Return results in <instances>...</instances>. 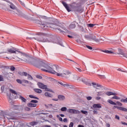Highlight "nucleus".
I'll return each mask as SVG.
<instances>
[{
	"instance_id": "obj_21",
	"label": "nucleus",
	"mask_w": 127,
	"mask_h": 127,
	"mask_svg": "<svg viewBox=\"0 0 127 127\" xmlns=\"http://www.w3.org/2000/svg\"><path fill=\"white\" fill-rule=\"evenodd\" d=\"M27 106H29L30 108H35L37 105L36 104H33L31 103H29L27 104Z\"/></svg>"
},
{
	"instance_id": "obj_59",
	"label": "nucleus",
	"mask_w": 127,
	"mask_h": 127,
	"mask_svg": "<svg viewBox=\"0 0 127 127\" xmlns=\"http://www.w3.org/2000/svg\"><path fill=\"white\" fill-rule=\"evenodd\" d=\"M93 114H94L95 115H98V111H97L96 110H94L93 111Z\"/></svg>"
},
{
	"instance_id": "obj_28",
	"label": "nucleus",
	"mask_w": 127,
	"mask_h": 127,
	"mask_svg": "<svg viewBox=\"0 0 127 127\" xmlns=\"http://www.w3.org/2000/svg\"><path fill=\"white\" fill-rule=\"evenodd\" d=\"M58 99H59V100H61V101H63V100H65V96L63 95H59Z\"/></svg>"
},
{
	"instance_id": "obj_8",
	"label": "nucleus",
	"mask_w": 127,
	"mask_h": 127,
	"mask_svg": "<svg viewBox=\"0 0 127 127\" xmlns=\"http://www.w3.org/2000/svg\"><path fill=\"white\" fill-rule=\"evenodd\" d=\"M38 86L39 88H40V89H45L46 91H48L49 92H51V89L49 88H47V85L43 84V83L41 82H38Z\"/></svg>"
},
{
	"instance_id": "obj_41",
	"label": "nucleus",
	"mask_w": 127,
	"mask_h": 127,
	"mask_svg": "<svg viewBox=\"0 0 127 127\" xmlns=\"http://www.w3.org/2000/svg\"><path fill=\"white\" fill-rule=\"evenodd\" d=\"M31 103H34V104H36V103H38V101L32 100L31 101Z\"/></svg>"
},
{
	"instance_id": "obj_37",
	"label": "nucleus",
	"mask_w": 127,
	"mask_h": 127,
	"mask_svg": "<svg viewBox=\"0 0 127 127\" xmlns=\"http://www.w3.org/2000/svg\"><path fill=\"white\" fill-rule=\"evenodd\" d=\"M69 27L70 28H75V27H76V25H75V24H71L69 25Z\"/></svg>"
},
{
	"instance_id": "obj_55",
	"label": "nucleus",
	"mask_w": 127,
	"mask_h": 127,
	"mask_svg": "<svg viewBox=\"0 0 127 127\" xmlns=\"http://www.w3.org/2000/svg\"><path fill=\"white\" fill-rule=\"evenodd\" d=\"M87 100H88V101H90V100H92V97H91V96L87 97Z\"/></svg>"
},
{
	"instance_id": "obj_24",
	"label": "nucleus",
	"mask_w": 127,
	"mask_h": 127,
	"mask_svg": "<svg viewBox=\"0 0 127 127\" xmlns=\"http://www.w3.org/2000/svg\"><path fill=\"white\" fill-rule=\"evenodd\" d=\"M34 91L37 93L38 94H41L42 93V90L41 89H38V88H35L34 89Z\"/></svg>"
},
{
	"instance_id": "obj_12",
	"label": "nucleus",
	"mask_w": 127,
	"mask_h": 127,
	"mask_svg": "<svg viewBox=\"0 0 127 127\" xmlns=\"http://www.w3.org/2000/svg\"><path fill=\"white\" fill-rule=\"evenodd\" d=\"M16 82L18 83V84H22L23 86H25V85H24V84H28L29 83V81L28 80L23 79H16Z\"/></svg>"
},
{
	"instance_id": "obj_4",
	"label": "nucleus",
	"mask_w": 127,
	"mask_h": 127,
	"mask_svg": "<svg viewBox=\"0 0 127 127\" xmlns=\"http://www.w3.org/2000/svg\"><path fill=\"white\" fill-rule=\"evenodd\" d=\"M15 59L17 60V61H21L22 62H29L30 61V58L29 57L23 54H19L18 57H16Z\"/></svg>"
},
{
	"instance_id": "obj_33",
	"label": "nucleus",
	"mask_w": 127,
	"mask_h": 127,
	"mask_svg": "<svg viewBox=\"0 0 127 127\" xmlns=\"http://www.w3.org/2000/svg\"><path fill=\"white\" fill-rule=\"evenodd\" d=\"M114 96H115L112 97V99H115V100H121V98L116 95H114Z\"/></svg>"
},
{
	"instance_id": "obj_27",
	"label": "nucleus",
	"mask_w": 127,
	"mask_h": 127,
	"mask_svg": "<svg viewBox=\"0 0 127 127\" xmlns=\"http://www.w3.org/2000/svg\"><path fill=\"white\" fill-rule=\"evenodd\" d=\"M102 52H104V53H107V54H112L114 53L112 51H109V50H105L102 51Z\"/></svg>"
},
{
	"instance_id": "obj_52",
	"label": "nucleus",
	"mask_w": 127,
	"mask_h": 127,
	"mask_svg": "<svg viewBox=\"0 0 127 127\" xmlns=\"http://www.w3.org/2000/svg\"><path fill=\"white\" fill-rule=\"evenodd\" d=\"M75 69H76V70H77V71H78V72H82V69H81L79 68L75 67Z\"/></svg>"
},
{
	"instance_id": "obj_40",
	"label": "nucleus",
	"mask_w": 127,
	"mask_h": 127,
	"mask_svg": "<svg viewBox=\"0 0 127 127\" xmlns=\"http://www.w3.org/2000/svg\"><path fill=\"white\" fill-rule=\"evenodd\" d=\"M87 26H88L89 27H94V26H95V24H87Z\"/></svg>"
},
{
	"instance_id": "obj_32",
	"label": "nucleus",
	"mask_w": 127,
	"mask_h": 127,
	"mask_svg": "<svg viewBox=\"0 0 127 127\" xmlns=\"http://www.w3.org/2000/svg\"><path fill=\"white\" fill-rule=\"evenodd\" d=\"M29 98H31V99H36L37 100H39V99L38 97H36L32 95H30L29 96Z\"/></svg>"
},
{
	"instance_id": "obj_31",
	"label": "nucleus",
	"mask_w": 127,
	"mask_h": 127,
	"mask_svg": "<svg viewBox=\"0 0 127 127\" xmlns=\"http://www.w3.org/2000/svg\"><path fill=\"white\" fill-rule=\"evenodd\" d=\"M30 126H32L33 127L34 126H36L37 125V122L35 121H33L30 123Z\"/></svg>"
},
{
	"instance_id": "obj_44",
	"label": "nucleus",
	"mask_w": 127,
	"mask_h": 127,
	"mask_svg": "<svg viewBox=\"0 0 127 127\" xmlns=\"http://www.w3.org/2000/svg\"><path fill=\"white\" fill-rule=\"evenodd\" d=\"M11 71H14L15 70V67L14 66H11L10 68Z\"/></svg>"
},
{
	"instance_id": "obj_26",
	"label": "nucleus",
	"mask_w": 127,
	"mask_h": 127,
	"mask_svg": "<svg viewBox=\"0 0 127 127\" xmlns=\"http://www.w3.org/2000/svg\"><path fill=\"white\" fill-rule=\"evenodd\" d=\"M16 12L14 11V14H17L18 15H20L21 14V11H20L19 10L16 9H15Z\"/></svg>"
},
{
	"instance_id": "obj_22",
	"label": "nucleus",
	"mask_w": 127,
	"mask_h": 127,
	"mask_svg": "<svg viewBox=\"0 0 127 127\" xmlns=\"http://www.w3.org/2000/svg\"><path fill=\"white\" fill-rule=\"evenodd\" d=\"M19 99L21 101L22 103H26V99L24 98L22 96H19Z\"/></svg>"
},
{
	"instance_id": "obj_47",
	"label": "nucleus",
	"mask_w": 127,
	"mask_h": 127,
	"mask_svg": "<svg viewBox=\"0 0 127 127\" xmlns=\"http://www.w3.org/2000/svg\"><path fill=\"white\" fill-rule=\"evenodd\" d=\"M99 78L101 79H106V76L105 75H99Z\"/></svg>"
},
{
	"instance_id": "obj_16",
	"label": "nucleus",
	"mask_w": 127,
	"mask_h": 127,
	"mask_svg": "<svg viewBox=\"0 0 127 127\" xmlns=\"http://www.w3.org/2000/svg\"><path fill=\"white\" fill-rule=\"evenodd\" d=\"M94 109H101L102 108V104H94L93 105Z\"/></svg>"
},
{
	"instance_id": "obj_29",
	"label": "nucleus",
	"mask_w": 127,
	"mask_h": 127,
	"mask_svg": "<svg viewBox=\"0 0 127 127\" xmlns=\"http://www.w3.org/2000/svg\"><path fill=\"white\" fill-rule=\"evenodd\" d=\"M104 95H105L104 91H100L97 92V96H104Z\"/></svg>"
},
{
	"instance_id": "obj_53",
	"label": "nucleus",
	"mask_w": 127,
	"mask_h": 127,
	"mask_svg": "<svg viewBox=\"0 0 127 127\" xmlns=\"http://www.w3.org/2000/svg\"><path fill=\"white\" fill-rule=\"evenodd\" d=\"M115 119H116V120H118L119 121H120V116H119L118 115H116Z\"/></svg>"
},
{
	"instance_id": "obj_1",
	"label": "nucleus",
	"mask_w": 127,
	"mask_h": 127,
	"mask_svg": "<svg viewBox=\"0 0 127 127\" xmlns=\"http://www.w3.org/2000/svg\"><path fill=\"white\" fill-rule=\"evenodd\" d=\"M42 67H44V68H41L42 71L45 72H48V73H51V74H54L59 76V77H63V78H69L71 75V72L65 70L64 71L63 73H60L61 72V68H59L58 66L55 65L53 67H51L46 64H43Z\"/></svg>"
},
{
	"instance_id": "obj_54",
	"label": "nucleus",
	"mask_w": 127,
	"mask_h": 127,
	"mask_svg": "<svg viewBox=\"0 0 127 127\" xmlns=\"http://www.w3.org/2000/svg\"><path fill=\"white\" fill-rule=\"evenodd\" d=\"M0 45H1V46H3L2 48H4V43L1 42H0Z\"/></svg>"
},
{
	"instance_id": "obj_45",
	"label": "nucleus",
	"mask_w": 127,
	"mask_h": 127,
	"mask_svg": "<svg viewBox=\"0 0 127 127\" xmlns=\"http://www.w3.org/2000/svg\"><path fill=\"white\" fill-rule=\"evenodd\" d=\"M117 70H118V71H120V72H124V73H127V71H126L123 70H122V69H121V68H118Z\"/></svg>"
},
{
	"instance_id": "obj_49",
	"label": "nucleus",
	"mask_w": 127,
	"mask_h": 127,
	"mask_svg": "<svg viewBox=\"0 0 127 127\" xmlns=\"http://www.w3.org/2000/svg\"><path fill=\"white\" fill-rule=\"evenodd\" d=\"M74 126V123L73 122H71L70 123L69 127H73Z\"/></svg>"
},
{
	"instance_id": "obj_62",
	"label": "nucleus",
	"mask_w": 127,
	"mask_h": 127,
	"mask_svg": "<svg viewBox=\"0 0 127 127\" xmlns=\"http://www.w3.org/2000/svg\"><path fill=\"white\" fill-rule=\"evenodd\" d=\"M53 101H55V102H57V101H58V99H56V98H53L52 99Z\"/></svg>"
},
{
	"instance_id": "obj_56",
	"label": "nucleus",
	"mask_w": 127,
	"mask_h": 127,
	"mask_svg": "<svg viewBox=\"0 0 127 127\" xmlns=\"http://www.w3.org/2000/svg\"><path fill=\"white\" fill-rule=\"evenodd\" d=\"M36 78H38V79H42V76L41 75H36Z\"/></svg>"
},
{
	"instance_id": "obj_50",
	"label": "nucleus",
	"mask_w": 127,
	"mask_h": 127,
	"mask_svg": "<svg viewBox=\"0 0 127 127\" xmlns=\"http://www.w3.org/2000/svg\"><path fill=\"white\" fill-rule=\"evenodd\" d=\"M121 54V55H123L124 57H125L127 59V55L125 54V53H122Z\"/></svg>"
},
{
	"instance_id": "obj_57",
	"label": "nucleus",
	"mask_w": 127,
	"mask_h": 127,
	"mask_svg": "<svg viewBox=\"0 0 127 127\" xmlns=\"http://www.w3.org/2000/svg\"><path fill=\"white\" fill-rule=\"evenodd\" d=\"M67 59V60H68V61H71V62H74V63H75V64H76V65H77V63H76V62H74L73 60H71V59Z\"/></svg>"
},
{
	"instance_id": "obj_39",
	"label": "nucleus",
	"mask_w": 127,
	"mask_h": 127,
	"mask_svg": "<svg viewBox=\"0 0 127 127\" xmlns=\"http://www.w3.org/2000/svg\"><path fill=\"white\" fill-rule=\"evenodd\" d=\"M85 38H86V39H87V40H90V36L88 35H85L84 36Z\"/></svg>"
},
{
	"instance_id": "obj_61",
	"label": "nucleus",
	"mask_w": 127,
	"mask_h": 127,
	"mask_svg": "<svg viewBox=\"0 0 127 127\" xmlns=\"http://www.w3.org/2000/svg\"><path fill=\"white\" fill-rule=\"evenodd\" d=\"M100 99H101L100 97L97 96L96 97V100H100Z\"/></svg>"
},
{
	"instance_id": "obj_25",
	"label": "nucleus",
	"mask_w": 127,
	"mask_h": 127,
	"mask_svg": "<svg viewBox=\"0 0 127 127\" xmlns=\"http://www.w3.org/2000/svg\"><path fill=\"white\" fill-rule=\"evenodd\" d=\"M45 96L46 97H48L49 98H52V97H53V95L52 94H50V93H49V92L45 93Z\"/></svg>"
},
{
	"instance_id": "obj_14",
	"label": "nucleus",
	"mask_w": 127,
	"mask_h": 127,
	"mask_svg": "<svg viewBox=\"0 0 127 127\" xmlns=\"http://www.w3.org/2000/svg\"><path fill=\"white\" fill-rule=\"evenodd\" d=\"M113 109H117V110H119L120 111H122L123 112H127V109L122 107H118V106H114L113 107Z\"/></svg>"
},
{
	"instance_id": "obj_17",
	"label": "nucleus",
	"mask_w": 127,
	"mask_h": 127,
	"mask_svg": "<svg viewBox=\"0 0 127 127\" xmlns=\"http://www.w3.org/2000/svg\"><path fill=\"white\" fill-rule=\"evenodd\" d=\"M92 85H94V88H96V89H100L101 88H102V85L99 84H96L94 82L92 83Z\"/></svg>"
},
{
	"instance_id": "obj_7",
	"label": "nucleus",
	"mask_w": 127,
	"mask_h": 127,
	"mask_svg": "<svg viewBox=\"0 0 127 127\" xmlns=\"http://www.w3.org/2000/svg\"><path fill=\"white\" fill-rule=\"evenodd\" d=\"M18 74L19 75H20V76H24V77H27L28 80H33V77H32V76L30 74L27 73V72H26L20 71L18 72Z\"/></svg>"
},
{
	"instance_id": "obj_42",
	"label": "nucleus",
	"mask_w": 127,
	"mask_h": 127,
	"mask_svg": "<svg viewBox=\"0 0 127 127\" xmlns=\"http://www.w3.org/2000/svg\"><path fill=\"white\" fill-rule=\"evenodd\" d=\"M3 81V76L1 75H0V82Z\"/></svg>"
},
{
	"instance_id": "obj_5",
	"label": "nucleus",
	"mask_w": 127,
	"mask_h": 127,
	"mask_svg": "<svg viewBox=\"0 0 127 127\" xmlns=\"http://www.w3.org/2000/svg\"><path fill=\"white\" fill-rule=\"evenodd\" d=\"M19 53L20 52L18 51L14 47L9 48L7 49V51H4L3 53H9L10 54H16V53Z\"/></svg>"
},
{
	"instance_id": "obj_46",
	"label": "nucleus",
	"mask_w": 127,
	"mask_h": 127,
	"mask_svg": "<svg viewBox=\"0 0 127 127\" xmlns=\"http://www.w3.org/2000/svg\"><path fill=\"white\" fill-rule=\"evenodd\" d=\"M1 91L2 93H3L4 92V86H1Z\"/></svg>"
},
{
	"instance_id": "obj_60",
	"label": "nucleus",
	"mask_w": 127,
	"mask_h": 127,
	"mask_svg": "<svg viewBox=\"0 0 127 127\" xmlns=\"http://www.w3.org/2000/svg\"><path fill=\"white\" fill-rule=\"evenodd\" d=\"M81 81H82V82H83V83H86V79H85V78H82V79H81Z\"/></svg>"
},
{
	"instance_id": "obj_36",
	"label": "nucleus",
	"mask_w": 127,
	"mask_h": 127,
	"mask_svg": "<svg viewBox=\"0 0 127 127\" xmlns=\"http://www.w3.org/2000/svg\"><path fill=\"white\" fill-rule=\"evenodd\" d=\"M81 113H82V114H83V115H86V116L88 115V112L86 111L81 110Z\"/></svg>"
},
{
	"instance_id": "obj_23",
	"label": "nucleus",
	"mask_w": 127,
	"mask_h": 127,
	"mask_svg": "<svg viewBox=\"0 0 127 127\" xmlns=\"http://www.w3.org/2000/svg\"><path fill=\"white\" fill-rule=\"evenodd\" d=\"M9 7L11 8V9H16V6L13 4V3L10 2Z\"/></svg>"
},
{
	"instance_id": "obj_15",
	"label": "nucleus",
	"mask_w": 127,
	"mask_h": 127,
	"mask_svg": "<svg viewBox=\"0 0 127 127\" xmlns=\"http://www.w3.org/2000/svg\"><path fill=\"white\" fill-rule=\"evenodd\" d=\"M74 11L76 12H79V13H82V12L84 11V10L80 6H77L75 9Z\"/></svg>"
},
{
	"instance_id": "obj_38",
	"label": "nucleus",
	"mask_w": 127,
	"mask_h": 127,
	"mask_svg": "<svg viewBox=\"0 0 127 127\" xmlns=\"http://www.w3.org/2000/svg\"><path fill=\"white\" fill-rule=\"evenodd\" d=\"M57 117L59 118V121H60V122H63V119H62V118L60 117V116L59 115H57Z\"/></svg>"
},
{
	"instance_id": "obj_64",
	"label": "nucleus",
	"mask_w": 127,
	"mask_h": 127,
	"mask_svg": "<svg viewBox=\"0 0 127 127\" xmlns=\"http://www.w3.org/2000/svg\"><path fill=\"white\" fill-rule=\"evenodd\" d=\"M78 127H84V126L81 125H79L78 126Z\"/></svg>"
},
{
	"instance_id": "obj_3",
	"label": "nucleus",
	"mask_w": 127,
	"mask_h": 127,
	"mask_svg": "<svg viewBox=\"0 0 127 127\" xmlns=\"http://www.w3.org/2000/svg\"><path fill=\"white\" fill-rule=\"evenodd\" d=\"M41 26L42 28H44V29H49V28H54L55 29H58V30H59L60 32H64V31L62 30H61V29L56 28V25H55L54 24H51L50 23L45 24L44 23H41Z\"/></svg>"
},
{
	"instance_id": "obj_20",
	"label": "nucleus",
	"mask_w": 127,
	"mask_h": 127,
	"mask_svg": "<svg viewBox=\"0 0 127 127\" xmlns=\"http://www.w3.org/2000/svg\"><path fill=\"white\" fill-rule=\"evenodd\" d=\"M59 84H60L62 86H63L64 87H69L70 86V88H73V86L72 85H70L68 84H64L62 82H59Z\"/></svg>"
},
{
	"instance_id": "obj_34",
	"label": "nucleus",
	"mask_w": 127,
	"mask_h": 127,
	"mask_svg": "<svg viewBox=\"0 0 127 127\" xmlns=\"http://www.w3.org/2000/svg\"><path fill=\"white\" fill-rule=\"evenodd\" d=\"M120 102H121V103H127V98H126L125 99H122L120 100Z\"/></svg>"
},
{
	"instance_id": "obj_51",
	"label": "nucleus",
	"mask_w": 127,
	"mask_h": 127,
	"mask_svg": "<svg viewBox=\"0 0 127 127\" xmlns=\"http://www.w3.org/2000/svg\"><path fill=\"white\" fill-rule=\"evenodd\" d=\"M47 108H52V107H53V105L52 104H48L47 106Z\"/></svg>"
},
{
	"instance_id": "obj_48",
	"label": "nucleus",
	"mask_w": 127,
	"mask_h": 127,
	"mask_svg": "<svg viewBox=\"0 0 127 127\" xmlns=\"http://www.w3.org/2000/svg\"><path fill=\"white\" fill-rule=\"evenodd\" d=\"M25 111H27V112H29V111H30V108H29V107H25Z\"/></svg>"
},
{
	"instance_id": "obj_19",
	"label": "nucleus",
	"mask_w": 127,
	"mask_h": 127,
	"mask_svg": "<svg viewBox=\"0 0 127 127\" xmlns=\"http://www.w3.org/2000/svg\"><path fill=\"white\" fill-rule=\"evenodd\" d=\"M105 94L107 96H117V93L110 91L107 92Z\"/></svg>"
},
{
	"instance_id": "obj_9",
	"label": "nucleus",
	"mask_w": 127,
	"mask_h": 127,
	"mask_svg": "<svg viewBox=\"0 0 127 127\" xmlns=\"http://www.w3.org/2000/svg\"><path fill=\"white\" fill-rule=\"evenodd\" d=\"M107 102H108V103H109L111 105H114V106L117 105V104L118 106H120V107H122V106H123V103H121L119 101L116 102V103L115 102L112 101L111 99H108L107 100Z\"/></svg>"
},
{
	"instance_id": "obj_10",
	"label": "nucleus",
	"mask_w": 127,
	"mask_h": 127,
	"mask_svg": "<svg viewBox=\"0 0 127 127\" xmlns=\"http://www.w3.org/2000/svg\"><path fill=\"white\" fill-rule=\"evenodd\" d=\"M89 40H93L94 41H95L96 43H101V39H97V37L94 35H91L90 36V39Z\"/></svg>"
},
{
	"instance_id": "obj_2",
	"label": "nucleus",
	"mask_w": 127,
	"mask_h": 127,
	"mask_svg": "<svg viewBox=\"0 0 127 127\" xmlns=\"http://www.w3.org/2000/svg\"><path fill=\"white\" fill-rule=\"evenodd\" d=\"M38 36L33 37V38H28V39H35L37 41L40 42H50V40L47 39L48 35L47 34H45L43 33H38L37 34Z\"/></svg>"
},
{
	"instance_id": "obj_63",
	"label": "nucleus",
	"mask_w": 127,
	"mask_h": 127,
	"mask_svg": "<svg viewBox=\"0 0 127 127\" xmlns=\"http://www.w3.org/2000/svg\"><path fill=\"white\" fill-rule=\"evenodd\" d=\"M106 127H111V126L110 125V124L107 123V124H106Z\"/></svg>"
},
{
	"instance_id": "obj_6",
	"label": "nucleus",
	"mask_w": 127,
	"mask_h": 127,
	"mask_svg": "<svg viewBox=\"0 0 127 127\" xmlns=\"http://www.w3.org/2000/svg\"><path fill=\"white\" fill-rule=\"evenodd\" d=\"M15 114H17V112L13 111L11 113L6 114L4 115V119L5 120H15V117H14Z\"/></svg>"
},
{
	"instance_id": "obj_58",
	"label": "nucleus",
	"mask_w": 127,
	"mask_h": 127,
	"mask_svg": "<svg viewBox=\"0 0 127 127\" xmlns=\"http://www.w3.org/2000/svg\"><path fill=\"white\" fill-rule=\"evenodd\" d=\"M67 121L68 120H67V118H64V120H63V122L64 123H67Z\"/></svg>"
},
{
	"instance_id": "obj_11",
	"label": "nucleus",
	"mask_w": 127,
	"mask_h": 127,
	"mask_svg": "<svg viewBox=\"0 0 127 127\" xmlns=\"http://www.w3.org/2000/svg\"><path fill=\"white\" fill-rule=\"evenodd\" d=\"M67 113H69V114H81V112L79 111V110H77L76 109H68L67 110Z\"/></svg>"
},
{
	"instance_id": "obj_18",
	"label": "nucleus",
	"mask_w": 127,
	"mask_h": 127,
	"mask_svg": "<svg viewBox=\"0 0 127 127\" xmlns=\"http://www.w3.org/2000/svg\"><path fill=\"white\" fill-rule=\"evenodd\" d=\"M31 64H32V65H34V66H37L39 62L37 60H33L32 61H31Z\"/></svg>"
},
{
	"instance_id": "obj_43",
	"label": "nucleus",
	"mask_w": 127,
	"mask_h": 127,
	"mask_svg": "<svg viewBox=\"0 0 127 127\" xmlns=\"http://www.w3.org/2000/svg\"><path fill=\"white\" fill-rule=\"evenodd\" d=\"M86 47H87V48H88V49H89V50H92V49H93V48H92V47H91L90 46L86 45Z\"/></svg>"
},
{
	"instance_id": "obj_30",
	"label": "nucleus",
	"mask_w": 127,
	"mask_h": 127,
	"mask_svg": "<svg viewBox=\"0 0 127 127\" xmlns=\"http://www.w3.org/2000/svg\"><path fill=\"white\" fill-rule=\"evenodd\" d=\"M9 92H10L12 94H13L14 95H17V93L16 92V91H15L13 89H10Z\"/></svg>"
},
{
	"instance_id": "obj_13",
	"label": "nucleus",
	"mask_w": 127,
	"mask_h": 127,
	"mask_svg": "<svg viewBox=\"0 0 127 127\" xmlns=\"http://www.w3.org/2000/svg\"><path fill=\"white\" fill-rule=\"evenodd\" d=\"M62 3L63 4L64 6L65 9H66L68 12H70V11H71V9H70V8L69 7V5H68L67 3L63 1Z\"/></svg>"
},
{
	"instance_id": "obj_35",
	"label": "nucleus",
	"mask_w": 127,
	"mask_h": 127,
	"mask_svg": "<svg viewBox=\"0 0 127 127\" xmlns=\"http://www.w3.org/2000/svg\"><path fill=\"white\" fill-rule=\"evenodd\" d=\"M62 112H66L67 111V108L64 107L61 109Z\"/></svg>"
}]
</instances>
